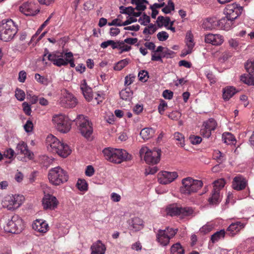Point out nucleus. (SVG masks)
I'll return each instance as SVG.
<instances>
[{
  "label": "nucleus",
  "instance_id": "f257e3e1",
  "mask_svg": "<svg viewBox=\"0 0 254 254\" xmlns=\"http://www.w3.org/2000/svg\"><path fill=\"white\" fill-rule=\"evenodd\" d=\"M46 143L48 150L57 153L64 158L66 157L71 152L68 145L61 142L56 136L49 134L46 138Z\"/></svg>",
  "mask_w": 254,
  "mask_h": 254
},
{
  "label": "nucleus",
  "instance_id": "f03ea898",
  "mask_svg": "<svg viewBox=\"0 0 254 254\" xmlns=\"http://www.w3.org/2000/svg\"><path fill=\"white\" fill-rule=\"evenodd\" d=\"M102 152L107 160L117 164L130 160L131 159V155L124 149L107 147L104 149Z\"/></svg>",
  "mask_w": 254,
  "mask_h": 254
},
{
  "label": "nucleus",
  "instance_id": "7ed1b4c3",
  "mask_svg": "<svg viewBox=\"0 0 254 254\" xmlns=\"http://www.w3.org/2000/svg\"><path fill=\"white\" fill-rule=\"evenodd\" d=\"M203 186L202 181L191 177H187L182 180L180 192L185 195H191L196 192Z\"/></svg>",
  "mask_w": 254,
  "mask_h": 254
},
{
  "label": "nucleus",
  "instance_id": "20e7f679",
  "mask_svg": "<svg viewBox=\"0 0 254 254\" xmlns=\"http://www.w3.org/2000/svg\"><path fill=\"white\" fill-rule=\"evenodd\" d=\"M17 32V28L13 21L11 19H4L0 26V38L4 42H8L13 39Z\"/></svg>",
  "mask_w": 254,
  "mask_h": 254
},
{
  "label": "nucleus",
  "instance_id": "39448f33",
  "mask_svg": "<svg viewBox=\"0 0 254 254\" xmlns=\"http://www.w3.org/2000/svg\"><path fill=\"white\" fill-rule=\"evenodd\" d=\"M48 179L52 184L59 186L68 181V176L67 172L61 167H57L49 170Z\"/></svg>",
  "mask_w": 254,
  "mask_h": 254
},
{
  "label": "nucleus",
  "instance_id": "423d86ee",
  "mask_svg": "<svg viewBox=\"0 0 254 254\" xmlns=\"http://www.w3.org/2000/svg\"><path fill=\"white\" fill-rule=\"evenodd\" d=\"M161 152V150L159 149L155 148L151 150L144 146L140 149L139 154L141 157L144 155V160L146 163L156 164L160 161Z\"/></svg>",
  "mask_w": 254,
  "mask_h": 254
},
{
  "label": "nucleus",
  "instance_id": "0eeeda50",
  "mask_svg": "<svg viewBox=\"0 0 254 254\" xmlns=\"http://www.w3.org/2000/svg\"><path fill=\"white\" fill-rule=\"evenodd\" d=\"M225 183V181L223 179H220L214 181L213 183V189L212 190L210 196L208 199L209 204L216 205L221 202L222 195L221 194L220 191L224 187Z\"/></svg>",
  "mask_w": 254,
  "mask_h": 254
},
{
  "label": "nucleus",
  "instance_id": "6e6552de",
  "mask_svg": "<svg viewBox=\"0 0 254 254\" xmlns=\"http://www.w3.org/2000/svg\"><path fill=\"white\" fill-rule=\"evenodd\" d=\"M24 227L23 220L18 215H14L4 227L5 231L13 234L20 233Z\"/></svg>",
  "mask_w": 254,
  "mask_h": 254
},
{
  "label": "nucleus",
  "instance_id": "1a4fd4ad",
  "mask_svg": "<svg viewBox=\"0 0 254 254\" xmlns=\"http://www.w3.org/2000/svg\"><path fill=\"white\" fill-rule=\"evenodd\" d=\"M52 121L56 129L62 133H66L71 128V123L67 117L62 114L53 116Z\"/></svg>",
  "mask_w": 254,
  "mask_h": 254
},
{
  "label": "nucleus",
  "instance_id": "9d476101",
  "mask_svg": "<svg viewBox=\"0 0 254 254\" xmlns=\"http://www.w3.org/2000/svg\"><path fill=\"white\" fill-rule=\"evenodd\" d=\"M24 201V197L22 195H7L2 201V206L8 210H14L18 208Z\"/></svg>",
  "mask_w": 254,
  "mask_h": 254
},
{
  "label": "nucleus",
  "instance_id": "9b49d317",
  "mask_svg": "<svg viewBox=\"0 0 254 254\" xmlns=\"http://www.w3.org/2000/svg\"><path fill=\"white\" fill-rule=\"evenodd\" d=\"M47 56L48 60L52 63L54 65L58 67L66 65L64 53L60 52L49 53L46 50L44 56L46 57Z\"/></svg>",
  "mask_w": 254,
  "mask_h": 254
},
{
  "label": "nucleus",
  "instance_id": "f8f14e48",
  "mask_svg": "<svg viewBox=\"0 0 254 254\" xmlns=\"http://www.w3.org/2000/svg\"><path fill=\"white\" fill-rule=\"evenodd\" d=\"M194 211L190 207L172 206L168 208V213L172 216H178L181 218L192 215Z\"/></svg>",
  "mask_w": 254,
  "mask_h": 254
},
{
  "label": "nucleus",
  "instance_id": "ddd939ff",
  "mask_svg": "<svg viewBox=\"0 0 254 254\" xmlns=\"http://www.w3.org/2000/svg\"><path fill=\"white\" fill-rule=\"evenodd\" d=\"M79 127L81 133L85 137L88 138L93 132L92 124L89 122L87 117L83 115L79 116Z\"/></svg>",
  "mask_w": 254,
  "mask_h": 254
},
{
  "label": "nucleus",
  "instance_id": "4468645a",
  "mask_svg": "<svg viewBox=\"0 0 254 254\" xmlns=\"http://www.w3.org/2000/svg\"><path fill=\"white\" fill-rule=\"evenodd\" d=\"M60 105L66 108H72L77 104V100L73 94L64 91L60 99Z\"/></svg>",
  "mask_w": 254,
  "mask_h": 254
},
{
  "label": "nucleus",
  "instance_id": "2eb2a0df",
  "mask_svg": "<svg viewBox=\"0 0 254 254\" xmlns=\"http://www.w3.org/2000/svg\"><path fill=\"white\" fill-rule=\"evenodd\" d=\"M226 14L228 16L230 22H232L243 11V7L237 3L229 4L225 9Z\"/></svg>",
  "mask_w": 254,
  "mask_h": 254
},
{
  "label": "nucleus",
  "instance_id": "dca6fc26",
  "mask_svg": "<svg viewBox=\"0 0 254 254\" xmlns=\"http://www.w3.org/2000/svg\"><path fill=\"white\" fill-rule=\"evenodd\" d=\"M216 126V121L212 118L209 119L204 123L200 131V134L204 137L209 138L211 134V131L215 129Z\"/></svg>",
  "mask_w": 254,
  "mask_h": 254
},
{
  "label": "nucleus",
  "instance_id": "f3484780",
  "mask_svg": "<svg viewBox=\"0 0 254 254\" xmlns=\"http://www.w3.org/2000/svg\"><path fill=\"white\" fill-rule=\"evenodd\" d=\"M59 201L57 198L50 194H45L42 199L44 209L54 210L58 206Z\"/></svg>",
  "mask_w": 254,
  "mask_h": 254
},
{
  "label": "nucleus",
  "instance_id": "a211bd4d",
  "mask_svg": "<svg viewBox=\"0 0 254 254\" xmlns=\"http://www.w3.org/2000/svg\"><path fill=\"white\" fill-rule=\"evenodd\" d=\"M178 177L176 172L162 171L159 174L158 181L161 184L166 185L174 181Z\"/></svg>",
  "mask_w": 254,
  "mask_h": 254
},
{
  "label": "nucleus",
  "instance_id": "6ab92c4d",
  "mask_svg": "<svg viewBox=\"0 0 254 254\" xmlns=\"http://www.w3.org/2000/svg\"><path fill=\"white\" fill-rule=\"evenodd\" d=\"M20 11L27 16L34 15L39 12V9L36 7L34 3L25 2L19 6Z\"/></svg>",
  "mask_w": 254,
  "mask_h": 254
},
{
  "label": "nucleus",
  "instance_id": "aec40b11",
  "mask_svg": "<svg viewBox=\"0 0 254 254\" xmlns=\"http://www.w3.org/2000/svg\"><path fill=\"white\" fill-rule=\"evenodd\" d=\"M204 41L206 43L214 46H220L224 42L223 37L220 34L209 33L205 35Z\"/></svg>",
  "mask_w": 254,
  "mask_h": 254
},
{
  "label": "nucleus",
  "instance_id": "412c9836",
  "mask_svg": "<svg viewBox=\"0 0 254 254\" xmlns=\"http://www.w3.org/2000/svg\"><path fill=\"white\" fill-rule=\"evenodd\" d=\"M247 185L246 179L241 175L236 176L233 181V188L235 190H241L245 189Z\"/></svg>",
  "mask_w": 254,
  "mask_h": 254
},
{
  "label": "nucleus",
  "instance_id": "4be33fe9",
  "mask_svg": "<svg viewBox=\"0 0 254 254\" xmlns=\"http://www.w3.org/2000/svg\"><path fill=\"white\" fill-rule=\"evenodd\" d=\"M244 224L240 221L232 223L229 225L225 231L226 235L230 237H233L242 229L244 228Z\"/></svg>",
  "mask_w": 254,
  "mask_h": 254
},
{
  "label": "nucleus",
  "instance_id": "5701e85b",
  "mask_svg": "<svg viewBox=\"0 0 254 254\" xmlns=\"http://www.w3.org/2000/svg\"><path fill=\"white\" fill-rule=\"evenodd\" d=\"M80 89L82 91L85 98L87 100L89 101L92 100L93 96L92 89L87 85L85 79H83L81 81Z\"/></svg>",
  "mask_w": 254,
  "mask_h": 254
},
{
  "label": "nucleus",
  "instance_id": "b1692460",
  "mask_svg": "<svg viewBox=\"0 0 254 254\" xmlns=\"http://www.w3.org/2000/svg\"><path fill=\"white\" fill-rule=\"evenodd\" d=\"M15 150L17 154H23L29 158H31L33 155L32 153L28 149L27 144L23 141H20L17 144Z\"/></svg>",
  "mask_w": 254,
  "mask_h": 254
},
{
  "label": "nucleus",
  "instance_id": "393cba45",
  "mask_svg": "<svg viewBox=\"0 0 254 254\" xmlns=\"http://www.w3.org/2000/svg\"><path fill=\"white\" fill-rule=\"evenodd\" d=\"M90 250L91 254H105L106 248L101 241L98 240L91 245Z\"/></svg>",
  "mask_w": 254,
  "mask_h": 254
},
{
  "label": "nucleus",
  "instance_id": "a878e982",
  "mask_svg": "<svg viewBox=\"0 0 254 254\" xmlns=\"http://www.w3.org/2000/svg\"><path fill=\"white\" fill-rule=\"evenodd\" d=\"M170 237L168 236L165 231L159 230L156 235V241L162 246L168 245L170 242Z\"/></svg>",
  "mask_w": 254,
  "mask_h": 254
},
{
  "label": "nucleus",
  "instance_id": "bb28decb",
  "mask_svg": "<svg viewBox=\"0 0 254 254\" xmlns=\"http://www.w3.org/2000/svg\"><path fill=\"white\" fill-rule=\"evenodd\" d=\"M217 19L216 17H209L205 19L202 24V28L205 30H212L217 28Z\"/></svg>",
  "mask_w": 254,
  "mask_h": 254
},
{
  "label": "nucleus",
  "instance_id": "cd10ccee",
  "mask_svg": "<svg viewBox=\"0 0 254 254\" xmlns=\"http://www.w3.org/2000/svg\"><path fill=\"white\" fill-rule=\"evenodd\" d=\"M33 228L37 232L45 233L48 229V224L42 220H36L32 225Z\"/></svg>",
  "mask_w": 254,
  "mask_h": 254
},
{
  "label": "nucleus",
  "instance_id": "c85d7f7f",
  "mask_svg": "<svg viewBox=\"0 0 254 254\" xmlns=\"http://www.w3.org/2000/svg\"><path fill=\"white\" fill-rule=\"evenodd\" d=\"M129 225L135 231H139L144 227L143 220L139 217H135L128 221Z\"/></svg>",
  "mask_w": 254,
  "mask_h": 254
},
{
  "label": "nucleus",
  "instance_id": "c756f323",
  "mask_svg": "<svg viewBox=\"0 0 254 254\" xmlns=\"http://www.w3.org/2000/svg\"><path fill=\"white\" fill-rule=\"evenodd\" d=\"M186 45L188 49L186 51H183L182 54V57H185L188 54L191 53L192 50L194 47V44L193 41V36L191 34H189L186 36Z\"/></svg>",
  "mask_w": 254,
  "mask_h": 254
},
{
  "label": "nucleus",
  "instance_id": "7c9ffc66",
  "mask_svg": "<svg viewBox=\"0 0 254 254\" xmlns=\"http://www.w3.org/2000/svg\"><path fill=\"white\" fill-rule=\"evenodd\" d=\"M217 22L218 23L217 24V28L224 29H228L233 25L232 22H230V20L229 19L227 15L219 20H217Z\"/></svg>",
  "mask_w": 254,
  "mask_h": 254
},
{
  "label": "nucleus",
  "instance_id": "2f4dec72",
  "mask_svg": "<svg viewBox=\"0 0 254 254\" xmlns=\"http://www.w3.org/2000/svg\"><path fill=\"white\" fill-rule=\"evenodd\" d=\"M236 93V89L233 86H228L223 90V98L227 101L229 100Z\"/></svg>",
  "mask_w": 254,
  "mask_h": 254
},
{
  "label": "nucleus",
  "instance_id": "473e14b6",
  "mask_svg": "<svg viewBox=\"0 0 254 254\" xmlns=\"http://www.w3.org/2000/svg\"><path fill=\"white\" fill-rule=\"evenodd\" d=\"M155 130L152 127H145L142 129L140 133V136L144 140H147L154 135Z\"/></svg>",
  "mask_w": 254,
  "mask_h": 254
},
{
  "label": "nucleus",
  "instance_id": "72a5a7b5",
  "mask_svg": "<svg viewBox=\"0 0 254 254\" xmlns=\"http://www.w3.org/2000/svg\"><path fill=\"white\" fill-rule=\"evenodd\" d=\"M132 91L129 88L123 89L120 92L121 98L125 101H130L132 98Z\"/></svg>",
  "mask_w": 254,
  "mask_h": 254
},
{
  "label": "nucleus",
  "instance_id": "f704fd0d",
  "mask_svg": "<svg viewBox=\"0 0 254 254\" xmlns=\"http://www.w3.org/2000/svg\"><path fill=\"white\" fill-rule=\"evenodd\" d=\"M131 3L136 5V7L134 8L135 10L143 11L146 8L144 3H148V2L146 0H131Z\"/></svg>",
  "mask_w": 254,
  "mask_h": 254
},
{
  "label": "nucleus",
  "instance_id": "c9c22d12",
  "mask_svg": "<svg viewBox=\"0 0 254 254\" xmlns=\"http://www.w3.org/2000/svg\"><path fill=\"white\" fill-rule=\"evenodd\" d=\"M226 235V232L224 229L216 232L211 237V241L212 243H215L219 240L223 239Z\"/></svg>",
  "mask_w": 254,
  "mask_h": 254
},
{
  "label": "nucleus",
  "instance_id": "e433bc0d",
  "mask_svg": "<svg viewBox=\"0 0 254 254\" xmlns=\"http://www.w3.org/2000/svg\"><path fill=\"white\" fill-rule=\"evenodd\" d=\"M222 139L227 144H234L236 140L235 136L230 132H225L222 134Z\"/></svg>",
  "mask_w": 254,
  "mask_h": 254
},
{
  "label": "nucleus",
  "instance_id": "4c0bfd02",
  "mask_svg": "<svg viewBox=\"0 0 254 254\" xmlns=\"http://www.w3.org/2000/svg\"><path fill=\"white\" fill-rule=\"evenodd\" d=\"M117 49L120 50V53L122 54L129 51L131 49V46L126 44L125 42H124V40H119L118 41Z\"/></svg>",
  "mask_w": 254,
  "mask_h": 254
},
{
  "label": "nucleus",
  "instance_id": "58836bf2",
  "mask_svg": "<svg viewBox=\"0 0 254 254\" xmlns=\"http://www.w3.org/2000/svg\"><path fill=\"white\" fill-rule=\"evenodd\" d=\"M241 80L249 85H254V77L253 74H244L241 76Z\"/></svg>",
  "mask_w": 254,
  "mask_h": 254
},
{
  "label": "nucleus",
  "instance_id": "ea45409f",
  "mask_svg": "<svg viewBox=\"0 0 254 254\" xmlns=\"http://www.w3.org/2000/svg\"><path fill=\"white\" fill-rule=\"evenodd\" d=\"M184 251L179 243L174 244L171 248V254H184Z\"/></svg>",
  "mask_w": 254,
  "mask_h": 254
},
{
  "label": "nucleus",
  "instance_id": "a19ab883",
  "mask_svg": "<svg viewBox=\"0 0 254 254\" xmlns=\"http://www.w3.org/2000/svg\"><path fill=\"white\" fill-rule=\"evenodd\" d=\"M130 62V59L127 58L121 60L116 64L114 66V69L116 70H121L126 66Z\"/></svg>",
  "mask_w": 254,
  "mask_h": 254
},
{
  "label": "nucleus",
  "instance_id": "79ce46f5",
  "mask_svg": "<svg viewBox=\"0 0 254 254\" xmlns=\"http://www.w3.org/2000/svg\"><path fill=\"white\" fill-rule=\"evenodd\" d=\"M65 61L66 63V65L69 64L70 66L72 67L75 66L74 63V58L72 53L71 52H66L64 53Z\"/></svg>",
  "mask_w": 254,
  "mask_h": 254
},
{
  "label": "nucleus",
  "instance_id": "37998d69",
  "mask_svg": "<svg viewBox=\"0 0 254 254\" xmlns=\"http://www.w3.org/2000/svg\"><path fill=\"white\" fill-rule=\"evenodd\" d=\"M174 137L177 142L176 143L180 146L183 147L185 145V137L181 133L177 132L174 134Z\"/></svg>",
  "mask_w": 254,
  "mask_h": 254
},
{
  "label": "nucleus",
  "instance_id": "c03bdc74",
  "mask_svg": "<svg viewBox=\"0 0 254 254\" xmlns=\"http://www.w3.org/2000/svg\"><path fill=\"white\" fill-rule=\"evenodd\" d=\"M118 41H115L113 40H109L102 42L100 46L102 48L105 49L109 46H111L113 49H116L117 47Z\"/></svg>",
  "mask_w": 254,
  "mask_h": 254
},
{
  "label": "nucleus",
  "instance_id": "a18cd8bd",
  "mask_svg": "<svg viewBox=\"0 0 254 254\" xmlns=\"http://www.w3.org/2000/svg\"><path fill=\"white\" fill-rule=\"evenodd\" d=\"M245 67L248 74H253L254 72V59L248 60L245 64Z\"/></svg>",
  "mask_w": 254,
  "mask_h": 254
},
{
  "label": "nucleus",
  "instance_id": "49530a36",
  "mask_svg": "<svg viewBox=\"0 0 254 254\" xmlns=\"http://www.w3.org/2000/svg\"><path fill=\"white\" fill-rule=\"evenodd\" d=\"M213 156L218 163H221L226 160L225 154L219 150H215L213 152Z\"/></svg>",
  "mask_w": 254,
  "mask_h": 254
},
{
  "label": "nucleus",
  "instance_id": "de8ad7c7",
  "mask_svg": "<svg viewBox=\"0 0 254 254\" xmlns=\"http://www.w3.org/2000/svg\"><path fill=\"white\" fill-rule=\"evenodd\" d=\"M174 9L175 5L172 0H169L168 1V4L162 8V11L164 13L168 14L174 10Z\"/></svg>",
  "mask_w": 254,
  "mask_h": 254
},
{
  "label": "nucleus",
  "instance_id": "09e8293b",
  "mask_svg": "<svg viewBox=\"0 0 254 254\" xmlns=\"http://www.w3.org/2000/svg\"><path fill=\"white\" fill-rule=\"evenodd\" d=\"M157 27L155 24L152 23L149 24V25L144 29L143 34L151 35L156 32Z\"/></svg>",
  "mask_w": 254,
  "mask_h": 254
},
{
  "label": "nucleus",
  "instance_id": "8fccbe9b",
  "mask_svg": "<svg viewBox=\"0 0 254 254\" xmlns=\"http://www.w3.org/2000/svg\"><path fill=\"white\" fill-rule=\"evenodd\" d=\"M77 187L81 191H85L88 189V185L85 180L79 179L77 183Z\"/></svg>",
  "mask_w": 254,
  "mask_h": 254
},
{
  "label": "nucleus",
  "instance_id": "3c124183",
  "mask_svg": "<svg viewBox=\"0 0 254 254\" xmlns=\"http://www.w3.org/2000/svg\"><path fill=\"white\" fill-rule=\"evenodd\" d=\"M51 18V16L49 17L48 19L41 25V26L38 29L36 33L32 36L31 38V41L34 40L35 38H36L38 36V35L40 33L42 29L48 24Z\"/></svg>",
  "mask_w": 254,
  "mask_h": 254
},
{
  "label": "nucleus",
  "instance_id": "603ef678",
  "mask_svg": "<svg viewBox=\"0 0 254 254\" xmlns=\"http://www.w3.org/2000/svg\"><path fill=\"white\" fill-rule=\"evenodd\" d=\"M167 103L163 100H160V103L158 107V112L160 115H163L164 111L167 109Z\"/></svg>",
  "mask_w": 254,
  "mask_h": 254
},
{
  "label": "nucleus",
  "instance_id": "864d4df0",
  "mask_svg": "<svg viewBox=\"0 0 254 254\" xmlns=\"http://www.w3.org/2000/svg\"><path fill=\"white\" fill-rule=\"evenodd\" d=\"M15 96L18 100L22 101L25 99V94L22 90L17 88L15 92Z\"/></svg>",
  "mask_w": 254,
  "mask_h": 254
},
{
  "label": "nucleus",
  "instance_id": "5fc2aeb1",
  "mask_svg": "<svg viewBox=\"0 0 254 254\" xmlns=\"http://www.w3.org/2000/svg\"><path fill=\"white\" fill-rule=\"evenodd\" d=\"M150 21V18L149 16L144 13L142 16L140 17L138 19V22L141 25H147Z\"/></svg>",
  "mask_w": 254,
  "mask_h": 254
},
{
  "label": "nucleus",
  "instance_id": "6e6d98bb",
  "mask_svg": "<svg viewBox=\"0 0 254 254\" xmlns=\"http://www.w3.org/2000/svg\"><path fill=\"white\" fill-rule=\"evenodd\" d=\"M163 231H165L167 235L169 237H170V239H171L176 235L178 232V229H174L172 228L168 227L165 230H163Z\"/></svg>",
  "mask_w": 254,
  "mask_h": 254
},
{
  "label": "nucleus",
  "instance_id": "4d7b16f0",
  "mask_svg": "<svg viewBox=\"0 0 254 254\" xmlns=\"http://www.w3.org/2000/svg\"><path fill=\"white\" fill-rule=\"evenodd\" d=\"M135 78V76L133 74H130L127 75L125 77V85L126 86H128L132 84Z\"/></svg>",
  "mask_w": 254,
  "mask_h": 254
},
{
  "label": "nucleus",
  "instance_id": "13d9d810",
  "mask_svg": "<svg viewBox=\"0 0 254 254\" xmlns=\"http://www.w3.org/2000/svg\"><path fill=\"white\" fill-rule=\"evenodd\" d=\"M23 107V110L24 113L28 116L31 115L32 110L30 105L27 102H23L22 104Z\"/></svg>",
  "mask_w": 254,
  "mask_h": 254
},
{
  "label": "nucleus",
  "instance_id": "bf43d9fd",
  "mask_svg": "<svg viewBox=\"0 0 254 254\" xmlns=\"http://www.w3.org/2000/svg\"><path fill=\"white\" fill-rule=\"evenodd\" d=\"M181 113L177 111H174L168 115V117L173 120H178L180 119Z\"/></svg>",
  "mask_w": 254,
  "mask_h": 254
},
{
  "label": "nucleus",
  "instance_id": "052dcab7",
  "mask_svg": "<svg viewBox=\"0 0 254 254\" xmlns=\"http://www.w3.org/2000/svg\"><path fill=\"white\" fill-rule=\"evenodd\" d=\"M157 37L159 41H164L168 38L169 34L165 31H161L157 34Z\"/></svg>",
  "mask_w": 254,
  "mask_h": 254
},
{
  "label": "nucleus",
  "instance_id": "680f3d73",
  "mask_svg": "<svg viewBox=\"0 0 254 254\" xmlns=\"http://www.w3.org/2000/svg\"><path fill=\"white\" fill-rule=\"evenodd\" d=\"M35 79L38 82L43 84H46L47 83V79L38 73L35 74Z\"/></svg>",
  "mask_w": 254,
  "mask_h": 254
},
{
  "label": "nucleus",
  "instance_id": "e2e57ef3",
  "mask_svg": "<svg viewBox=\"0 0 254 254\" xmlns=\"http://www.w3.org/2000/svg\"><path fill=\"white\" fill-rule=\"evenodd\" d=\"M190 140L191 143L193 144H199L201 141V137L199 136L191 135L190 137Z\"/></svg>",
  "mask_w": 254,
  "mask_h": 254
},
{
  "label": "nucleus",
  "instance_id": "0e129e2a",
  "mask_svg": "<svg viewBox=\"0 0 254 254\" xmlns=\"http://www.w3.org/2000/svg\"><path fill=\"white\" fill-rule=\"evenodd\" d=\"M174 54L175 53L173 51L166 48L163 52L162 56L164 58H171L174 57Z\"/></svg>",
  "mask_w": 254,
  "mask_h": 254
},
{
  "label": "nucleus",
  "instance_id": "69168bd1",
  "mask_svg": "<svg viewBox=\"0 0 254 254\" xmlns=\"http://www.w3.org/2000/svg\"><path fill=\"white\" fill-rule=\"evenodd\" d=\"M94 173L95 170L92 166L88 165L87 166L85 171L86 176L88 177H91L94 174Z\"/></svg>",
  "mask_w": 254,
  "mask_h": 254
},
{
  "label": "nucleus",
  "instance_id": "338daca9",
  "mask_svg": "<svg viewBox=\"0 0 254 254\" xmlns=\"http://www.w3.org/2000/svg\"><path fill=\"white\" fill-rule=\"evenodd\" d=\"M24 128L25 130L27 132H29L32 131V130H33V125L32 121L30 120H28L26 122V123L25 124V125L24 126Z\"/></svg>",
  "mask_w": 254,
  "mask_h": 254
},
{
  "label": "nucleus",
  "instance_id": "774afa93",
  "mask_svg": "<svg viewBox=\"0 0 254 254\" xmlns=\"http://www.w3.org/2000/svg\"><path fill=\"white\" fill-rule=\"evenodd\" d=\"M162 95L165 99L170 100L173 98V92L169 90H165L163 91Z\"/></svg>",
  "mask_w": 254,
  "mask_h": 254
}]
</instances>
